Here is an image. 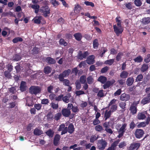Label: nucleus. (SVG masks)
Returning a JSON list of instances; mask_svg holds the SVG:
<instances>
[{
    "label": "nucleus",
    "instance_id": "1",
    "mask_svg": "<svg viewBox=\"0 0 150 150\" xmlns=\"http://www.w3.org/2000/svg\"><path fill=\"white\" fill-rule=\"evenodd\" d=\"M127 125L125 124H123L120 127L121 125L120 124H117L116 126V128L118 130L119 132V135L118 137L120 138L121 137L123 134L124 132H125V129Z\"/></svg>",
    "mask_w": 150,
    "mask_h": 150
},
{
    "label": "nucleus",
    "instance_id": "2",
    "mask_svg": "<svg viewBox=\"0 0 150 150\" xmlns=\"http://www.w3.org/2000/svg\"><path fill=\"white\" fill-rule=\"evenodd\" d=\"M39 11L42 13V15L45 17L49 16L50 9L47 6H43L39 9Z\"/></svg>",
    "mask_w": 150,
    "mask_h": 150
},
{
    "label": "nucleus",
    "instance_id": "3",
    "mask_svg": "<svg viewBox=\"0 0 150 150\" xmlns=\"http://www.w3.org/2000/svg\"><path fill=\"white\" fill-rule=\"evenodd\" d=\"M71 72V70L69 69L65 70L62 73L59 75V80L60 81H63L64 78L68 76Z\"/></svg>",
    "mask_w": 150,
    "mask_h": 150
},
{
    "label": "nucleus",
    "instance_id": "4",
    "mask_svg": "<svg viewBox=\"0 0 150 150\" xmlns=\"http://www.w3.org/2000/svg\"><path fill=\"white\" fill-rule=\"evenodd\" d=\"M139 103V101L136 102H134L131 105L130 108V110L131 111V112L132 114L136 113L137 111V105Z\"/></svg>",
    "mask_w": 150,
    "mask_h": 150
},
{
    "label": "nucleus",
    "instance_id": "5",
    "mask_svg": "<svg viewBox=\"0 0 150 150\" xmlns=\"http://www.w3.org/2000/svg\"><path fill=\"white\" fill-rule=\"evenodd\" d=\"M29 90L31 93L36 94L40 92L41 89L38 86H32L30 88Z\"/></svg>",
    "mask_w": 150,
    "mask_h": 150
},
{
    "label": "nucleus",
    "instance_id": "6",
    "mask_svg": "<svg viewBox=\"0 0 150 150\" xmlns=\"http://www.w3.org/2000/svg\"><path fill=\"white\" fill-rule=\"evenodd\" d=\"M101 110L103 113H104V117L105 120L110 117L111 113L110 111L108 110L107 108L102 109Z\"/></svg>",
    "mask_w": 150,
    "mask_h": 150
},
{
    "label": "nucleus",
    "instance_id": "7",
    "mask_svg": "<svg viewBox=\"0 0 150 150\" xmlns=\"http://www.w3.org/2000/svg\"><path fill=\"white\" fill-rule=\"evenodd\" d=\"M107 145V143L103 139L98 141V147L99 149H105Z\"/></svg>",
    "mask_w": 150,
    "mask_h": 150
},
{
    "label": "nucleus",
    "instance_id": "8",
    "mask_svg": "<svg viewBox=\"0 0 150 150\" xmlns=\"http://www.w3.org/2000/svg\"><path fill=\"white\" fill-rule=\"evenodd\" d=\"M140 143H139L132 144L129 147L128 150H137L140 146Z\"/></svg>",
    "mask_w": 150,
    "mask_h": 150
},
{
    "label": "nucleus",
    "instance_id": "9",
    "mask_svg": "<svg viewBox=\"0 0 150 150\" xmlns=\"http://www.w3.org/2000/svg\"><path fill=\"white\" fill-rule=\"evenodd\" d=\"M113 28L115 33L117 35H118L122 33L123 30L122 27L117 26L116 25H114Z\"/></svg>",
    "mask_w": 150,
    "mask_h": 150
},
{
    "label": "nucleus",
    "instance_id": "10",
    "mask_svg": "<svg viewBox=\"0 0 150 150\" xmlns=\"http://www.w3.org/2000/svg\"><path fill=\"white\" fill-rule=\"evenodd\" d=\"M144 134V131L141 129H137L136 130L135 134L137 138L141 137Z\"/></svg>",
    "mask_w": 150,
    "mask_h": 150
},
{
    "label": "nucleus",
    "instance_id": "11",
    "mask_svg": "<svg viewBox=\"0 0 150 150\" xmlns=\"http://www.w3.org/2000/svg\"><path fill=\"white\" fill-rule=\"evenodd\" d=\"M95 56L93 55L89 56L87 58L86 62L88 64H93L95 62Z\"/></svg>",
    "mask_w": 150,
    "mask_h": 150
},
{
    "label": "nucleus",
    "instance_id": "12",
    "mask_svg": "<svg viewBox=\"0 0 150 150\" xmlns=\"http://www.w3.org/2000/svg\"><path fill=\"white\" fill-rule=\"evenodd\" d=\"M65 125L64 124H62L59 126V128L58 129L59 131H62L61 134L63 135L66 133L67 131V127H65Z\"/></svg>",
    "mask_w": 150,
    "mask_h": 150
},
{
    "label": "nucleus",
    "instance_id": "13",
    "mask_svg": "<svg viewBox=\"0 0 150 150\" xmlns=\"http://www.w3.org/2000/svg\"><path fill=\"white\" fill-rule=\"evenodd\" d=\"M62 115L65 117H68L71 114V111L67 108H64L62 110Z\"/></svg>",
    "mask_w": 150,
    "mask_h": 150
},
{
    "label": "nucleus",
    "instance_id": "14",
    "mask_svg": "<svg viewBox=\"0 0 150 150\" xmlns=\"http://www.w3.org/2000/svg\"><path fill=\"white\" fill-rule=\"evenodd\" d=\"M129 99V96L125 93L122 94L120 97V99L122 100L126 101L128 100Z\"/></svg>",
    "mask_w": 150,
    "mask_h": 150
},
{
    "label": "nucleus",
    "instance_id": "15",
    "mask_svg": "<svg viewBox=\"0 0 150 150\" xmlns=\"http://www.w3.org/2000/svg\"><path fill=\"white\" fill-rule=\"evenodd\" d=\"M134 81V79L133 77H129L127 79L126 81V84L128 86H131L133 84Z\"/></svg>",
    "mask_w": 150,
    "mask_h": 150
},
{
    "label": "nucleus",
    "instance_id": "16",
    "mask_svg": "<svg viewBox=\"0 0 150 150\" xmlns=\"http://www.w3.org/2000/svg\"><path fill=\"white\" fill-rule=\"evenodd\" d=\"M42 16H36L34 18L33 21H34L35 23L37 24H39L40 23L41 20H42Z\"/></svg>",
    "mask_w": 150,
    "mask_h": 150
},
{
    "label": "nucleus",
    "instance_id": "17",
    "mask_svg": "<svg viewBox=\"0 0 150 150\" xmlns=\"http://www.w3.org/2000/svg\"><path fill=\"white\" fill-rule=\"evenodd\" d=\"M146 117V116L144 112H139L138 114L137 118L139 120H143Z\"/></svg>",
    "mask_w": 150,
    "mask_h": 150
},
{
    "label": "nucleus",
    "instance_id": "18",
    "mask_svg": "<svg viewBox=\"0 0 150 150\" xmlns=\"http://www.w3.org/2000/svg\"><path fill=\"white\" fill-rule=\"evenodd\" d=\"M60 138V135L58 134H57L56 135H55L54 138V144L55 145H57L58 144Z\"/></svg>",
    "mask_w": 150,
    "mask_h": 150
},
{
    "label": "nucleus",
    "instance_id": "19",
    "mask_svg": "<svg viewBox=\"0 0 150 150\" xmlns=\"http://www.w3.org/2000/svg\"><path fill=\"white\" fill-rule=\"evenodd\" d=\"M128 72L127 71H124L121 73L120 76L121 78L123 79H125L128 77Z\"/></svg>",
    "mask_w": 150,
    "mask_h": 150
},
{
    "label": "nucleus",
    "instance_id": "20",
    "mask_svg": "<svg viewBox=\"0 0 150 150\" xmlns=\"http://www.w3.org/2000/svg\"><path fill=\"white\" fill-rule=\"evenodd\" d=\"M26 105L28 106H30L33 105V103L32 99L28 97L27 98Z\"/></svg>",
    "mask_w": 150,
    "mask_h": 150
},
{
    "label": "nucleus",
    "instance_id": "21",
    "mask_svg": "<svg viewBox=\"0 0 150 150\" xmlns=\"http://www.w3.org/2000/svg\"><path fill=\"white\" fill-rule=\"evenodd\" d=\"M83 54V56H81V53L78 55V58L79 59H81L83 58H86L89 54L87 52H84Z\"/></svg>",
    "mask_w": 150,
    "mask_h": 150
},
{
    "label": "nucleus",
    "instance_id": "22",
    "mask_svg": "<svg viewBox=\"0 0 150 150\" xmlns=\"http://www.w3.org/2000/svg\"><path fill=\"white\" fill-rule=\"evenodd\" d=\"M148 124L149 121L148 120H147L146 121L140 122L138 124L137 126L138 127H144Z\"/></svg>",
    "mask_w": 150,
    "mask_h": 150
},
{
    "label": "nucleus",
    "instance_id": "23",
    "mask_svg": "<svg viewBox=\"0 0 150 150\" xmlns=\"http://www.w3.org/2000/svg\"><path fill=\"white\" fill-rule=\"evenodd\" d=\"M98 81L101 83H104L107 81V78L105 76H101L98 78Z\"/></svg>",
    "mask_w": 150,
    "mask_h": 150
},
{
    "label": "nucleus",
    "instance_id": "24",
    "mask_svg": "<svg viewBox=\"0 0 150 150\" xmlns=\"http://www.w3.org/2000/svg\"><path fill=\"white\" fill-rule=\"evenodd\" d=\"M46 61L47 62L50 64H54L56 62L55 60L54 59L50 57L46 58Z\"/></svg>",
    "mask_w": 150,
    "mask_h": 150
},
{
    "label": "nucleus",
    "instance_id": "25",
    "mask_svg": "<svg viewBox=\"0 0 150 150\" xmlns=\"http://www.w3.org/2000/svg\"><path fill=\"white\" fill-rule=\"evenodd\" d=\"M99 45L98 40L97 39H95L93 42V46L94 49H97Z\"/></svg>",
    "mask_w": 150,
    "mask_h": 150
},
{
    "label": "nucleus",
    "instance_id": "26",
    "mask_svg": "<svg viewBox=\"0 0 150 150\" xmlns=\"http://www.w3.org/2000/svg\"><path fill=\"white\" fill-rule=\"evenodd\" d=\"M74 36L75 38V39L77 40L80 41L82 38V35L81 34L79 33H76L74 34Z\"/></svg>",
    "mask_w": 150,
    "mask_h": 150
},
{
    "label": "nucleus",
    "instance_id": "27",
    "mask_svg": "<svg viewBox=\"0 0 150 150\" xmlns=\"http://www.w3.org/2000/svg\"><path fill=\"white\" fill-rule=\"evenodd\" d=\"M26 83L24 81H22L20 87V90L22 91H24L26 89Z\"/></svg>",
    "mask_w": 150,
    "mask_h": 150
},
{
    "label": "nucleus",
    "instance_id": "28",
    "mask_svg": "<svg viewBox=\"0 0 150 150\" xmlns=\"http://www.w3.org/2000/svg\"><path fill=\"white\" fill-rule=\"evenodd\" d=\"M34 134L36 135H40L42 133V131L38 128H36L34 131Z\"/></svg>",
    "mask_w": 150,
    "mask_h": 150
},
{
    "label": "nucleus",
    "instance_id": "29",
    "mask_svg": "<svg viewBox=\"0 0 150 150\" xmlns=\"http://www.w3.org/2000/svg\"><path fill=\"white\" fill-rule=\"evenodd\" d=\"M114 62V59H110L105 61L104 64L109 65H112Z\"/></svg>",
    "mask_w": 150,
    "mask_h": 150
},
{
    "label": "nucleus",
    "instance_id": "30",
    "mask_svg": "<svg viewBox=\"0 0 150 150\" xmlns=\"http://www.w3.org/2000/svg\"><path fill=\"white\" fill-rule=\"evenodd\" d=\"M74 131V126L72 124H69L68 129V132L70 133H72Z\"/></svg>",
    "mask_w": 150,
    "mask_h": 150
},
{
    "label": "nucleus",
    "instance_id": "31",
    "mask_svg": "<svg viewBox=\"0 0 150 150\" xmlns=\"http://www.w3.org/2000/svg\"><path fill=\"white\" fill-rule=\"evenodd\" d=\"M116 22L117 24V26L122 27L121 26V23L122 21L120 19V17L119 16L117 17L116 18Z\"/></svg>",
    "mask_w": 150,
    "mask_h": 150
},
{
    "label": "nucleus",
    "instance_id": "32",
    "mask_svg": "<svg viewBox=\"0 0 150 150\" xmlns=\"http://www.w3.org/2000/svg\"><path fill=\"white\" fill-rule=\"evenodd\" d=\"M142 22L145 24H147L150 22V18L149 17L144 18L142 19Z\"/></svg>",
    "mask_w": 150,
    "mask_h": 150
},
{
    "label": "nucleus",
    "instance_id": "33",
    "mask_svg": "<svg viewBox=\"0 0 150 150\" xmlns=\"http://www.w3.org/2000/svg\"><path fill=\"white\" fill-rule=\"evenodd\" d=\"M150 102V98L149 97L146 98L142 99L141 103L143 105L145 104Z\"/></svg>",
    "mask_w": 150,
    "mask_h": 150
},
{
    "label": "nucleus",
    "instance_id": "34",
    "mask_svg": "<svg viewBox=\"0 0 150 150\" xmlns=\"http://www.w3.org/2000/svg\"><path fill=\"white\" fill-rule=\"evenodd\" d=\"M110 108V111L112 112L115 111L117 109V106L116 105H113L110 107H109Z\"/></svg>",
    "mask_w": 150,
    "mask_h": 150
},
{
    "label": "nucleus",
    "instance_id": "35",
    "mask_svg": "<svg viewBox=\"0 0 150 150\" xmlns=\"http://www.w3.org/2000/svg\"><path fill=\"white\" fill-rule=\"evenodd\" d=\"M149 68L148 65L146 64H144L143 65L142 67L141 68V70L143 72H144L146 71Z\"/></svg>",
    "mask_w": 150,
    "mask_h": 150
},
{
    "label": "nucleus",
    "instance_id": "36",
    "mask_svg": "<svg viewBox=\"0 0 150 150\" xmlns=\"http://www.w3.org/2000/svg\"><path fill=\"white\" fill-rule=\"evenodd\" d=\"M47 135L50 137H52L53 135L54 132L51 129H49L46 132Z\"/></svg>",
    "mask_w": 150,
    "mask_h": 150
},
{
    "label": "nucleus",
    "instance_id": "37",
    "mask_svg": "<svg viewBox=\"0 0 150 150\" xmlns=\"http://www.w3.org/2000/svg\"><path fill=\"white\" fill-rule=\"evenodd\" d=\"M52 70V69L49 67H47L44 68V72L46 74L50 73Z\"/></svg>",
    "mask_w": 150,
    "mask_h": 150
},
{
    "label": "nucleus",
    "instance_id": "38",
    "mask_svg": "<svg viewBox=\"0 0 150 150\" xmlns=\"http://www.w3.org/2000/svg\"><path fill=\"white\" fill-rule=\"evenodd\" d=\"M81 8L79 4L75 5L74 8L75 12L76 13L79 12V11L81 9Z\"/></svg>",
    "mask_w": 150,
    "mask_h": 150
},
{
    "label": "nucleus",
    "instance_id": "39",
    "mask_svg": "<svg viewBox=\"0 0 150 150\" xmlns=\"http://www.w3.org/2000/svg\"><path fill=\"white\" fill-rule=\"evenodd\" d=\"M86 77L85 76H81L80 79V82L82 83H84L86 81Z\"/></svg>",
    "mask_w": 150,
    "mask_h": 150
},
{
    "label": "nucleus",
    "instance_id": "40",
    "mask_svg": "<svg viewBox=\"0 0 150 150\" xmlns=\"http://www.w3.org/2000/svg\"><path fill=\"white\" fill-rule=\"evenodd\" d=\"M22 39L21 38L17 37L14 38L13 40V43H16L18 41H22Z\"/></svg>",
    "mask_w": 150,
    "mask_h": 150
},
{
    "label": "nucleus",
    "instance_id": "41",
    "mask_svg": "<svg viewBox=\"0 0 150 150\" xmlns=\"http://www.w3.org/2000/svg\"><path fill=\"white\" fill-rule=\"evenodd\" d=\"M142 58L140 56H139L134 59V61L137 62H140L142 61Z\"/></svg>",
    "mask_w": 150,
    "mask_h": 150
},
{
    "label": "nucleus",
    "instance_id": "42",
    "mask_svg": "<svg viewBox=\"0 0 150 150\" xmlns=\"http://www.w3.org/2000/svg\"><path fill=\"white\" fill-rule=\"evenodd\" d=\"M123 55V54L122 53H119L116 57V60L118 61H120Z\"/></svg>",
    "mask_w": 150,
    "mask_h": 150
},
{
    "label": "nucleus",
    "instance_id": "43",
    "mask_svg": "<svg viewBox=\"0 0 150 150\" xmlns=\"http://www.w3.org/2000/svg\"><path fill=\"white\" fill-rule=\"evenodd\" d=\"M21 59V57L18 54H16L13 57V60L16 61H18Z\"/></svg>",
    "mask_w": 150,
    "mask_h": 150
},
{
    "label": "nucleus",
    "instance_id": "44",
    "mask_svg": "<svg viewBox=\"0 0 150 150\" xmlns=\"http://www.w3.org/2000/svg\"><path fill=\"white\" fill-rule=\"evenodd\" d=\"M97 96L100 98L103 97L104 95L103 93V90H100L99 91L98 93Z\"/></svg>",
    "mask_w": 150,
    "mask_h": 150
},
{
    "label": "nucleus",
    "instance_id": "45",
    "mask_svg": "<svg viewBox=\"0 0 150 150\" xmlns=\"http://www.w3.org/2000/svg\"><path fill=\"white\" fill-rule=\"evenodd\" d=\"M109 68L108 67L106 66L102 69L100 72L102 73L106 72L109 69Z\"/></svg>",
    "mask_w": 150,
    "mask_h": 150
},
{
    "label": "nucleus",
    "instance_id": "46",
    "mask_svg": "<svg viewBox=\"0 0 150 150\" xmlns=\"http://www.w3.org/2000/svg\"><path fill=\"white\" fill-rule=\"evenodd\" d=\"M143 78L142 75L140 74L138 75L136 79V81H140L142 80Z\"/></svg>",
    "mask_w": 150,
    "mask_h": 150
},
{
    "label": "nucleus",
    "instance_id": "47",
    "mask_svg": "<svg viewBox=\"0 0 150 150\" xmlns=\"http://www.w3.org/2000/svg\"><path fill=\"white\" fill-rule=\"evenodd\" d=\"M95 129L96 130L98 131H101L103 130L102 126L100 125L96 126Z\"/></svg>",
    "mask_w": 150,
    "mask_h": 150
},
{
    "label": "nucleus",
    "instance_id": "48",
    "mask_svg": "<svg viewBox=\"0 0 150 150\" xmlns=\"http://www.w3.org/2000/svg\"><path fill=\"white\" fill-rule=\"evenodd\" d=\"M51 107L52 108L54 109H57L58 107V103L52 102L51 103Z\"/></svg>",
    "mask_w": 150,
    "mask_h": 150
},
{
    "label": "nucleus",
    "instance_id": "49",
    "mask_svg": "<svg viewBox=\"0 0 150 150\" xmlns=\"http://www.w3.org/2000/svg\"><path fill=\"white\" fill-rule=\"evenodd\" d=\"M59 43L61 45L66 46L67 45V43L64 41L63 39H61L59 40Z\"/></svg>",
    "mask_w": 150,
    "mask_h": 150
},
{
    "label": "nucleus",
    "instance_id": "50",
    "mask_svg": "<svg viewBox=\"0 0 150 150\" xmlns=\"http://www.w3.org/2000/svg\"><path fill=\"white\" fill-rule=\"evenodd\" d=\"M69 96H65L62 97V100L64 102L68 103L69 102Z\"/></svg>",
    "mask_w": 150,
    "mask_h": 150
},
{
    "label": "nucleus",
    "instance_id": "51",
    "mask_svg": "<svg viewBox=\"0 0 150 150\" xmlns=\"http://www.w3.org/2000/svg\"><path fill=\"white\" fill-rule=\"evenodd\" d=\"M50 2L54 6L59 5V3L56 0H50Z\"/></svg>",
    "mask_w": 150,
    "mask_h": 150
},
{
    "label": "nucleus",
    "instance_id": "52",
    "mask_svg": "<svg viewBox=\"0 0 150 150\" xmlns=\"http://www.w3.org/2000/svg\"><path fill=\"white\" fill-rule=\"evenodd\" d=\"M56 96L55 94L53 93H51L49 95V98L51 100H56Z\"/></svg>",
    "mask_w": 150,
    "mask_h": 150
},
{
    "label": "nucleus",
    "instance_id": "53",
    "mask_svg": "<svg viewBox=\"0 0 150 150\" xmlns=\"http://www.w3.org/2000/svg\"><path fill=\"white\" fill-rule=\"evenodd\" d=\"M134 4L136 6H140L142 4V3L140 0H135Z\"/></svg>",
    "mask_w": 150,
    "mask_h": 150
},
{
    "label": "nucleus",
    "instance_id": "54",
    "mask_svg": "<svg viewBox=\"0 0 150 150\" xmlns=\"http://www.w3.org/2000/svg\"><path fill=\"white\" fill-rule=\"evenodd\" d=\"M84 4L87 6H90L93 7L94 6V4L92 2H89L88 1H85Z\"/></svg>",
    "mask_w": 150,
    "mask_h": 150
},
{
    "label": "nucleus",
    "instance_id": "55",
    "mask_svg": "<svg viewBox=\"0 0 150 150\" xmlns=\"http://www.w3.org/2000/svg\"><path fill=\"white\" fill-rule=\"evenodd\" d=\"M61 115V114L60 113H57L55 115L54 118L56 120H57L60 119Z\"/></svg>",
    "mask_w": 150,
    "mask_h": 150
},
{
    "label": "nucleus",
    "instance_id": "56",
    "mask_svg": "<svg viewBox=\"0 0 150 150\" xmlns=\"http://www.w3.org/2000/svg\"><path fill=\"white\" fill-rule=\"evenodd\" d=\"M110 82L107 81L105 84L103 85V87L104 89H106L109 87L110 86Z\"/></svg>",
    "mask_w": 150,
    "mask_h": 150
},
{
    "label": "nucleus",
    "instance_id": "57",
    "mask_svg": "<svg viewBox=\"0 0 150 150\" xmlns=\"http://www.w3.org/2000/svg\"><path fill=\"white\" fill-rule=\"evenodd\" d=\"M75 93L78 96L85 94L84 91H76Z\"/></svg>",
    "mask_w": 150,
    "mask_h": 150
},
{
    "label": "nucleus",
    "instance_id": "58",
    "mask_svg": "<svg viewBox=\"0 0 150 150\" xmlns=\"http://www.w3.org/2000/svg\"><path fill=\"white\" fill-rule=\"evenodd\" d=\"M87 80L88 83L89 84L92 83L93 82V78L91 76L88 77Z\"/></svg>",
    "mask_w": 150,
    "mask_h": 150
},
{
    "label": "nucleus",
    "instance_id": "59",
    "mask_svg": "<svg viewBox=\"0 0 150 150\" xmlns=\"http://www.w3.org/2000/svg\"><path fill=\"white\" fill-rule=\"evenodd\" d=\"M63 97V95H61L58 96H56V100L57 101H60L62 99V97Z\"/></svg>",
    "mask_w": 150,
    "mask_h": 150
},
{
    "label": "nucleus",
    "instance_id": "60",
    "mask_svg": "<svg viewBox=\"0 0 150 150\" xmlns=\"http://www.w3.org/2000/svg\"><path fill=\"white\" fill-rule=\"evenodd\" d=\"M98 138V137H97L96 136L93 135L92 136L90 139V141L91 142H92L96 140Z\"/></svg>",
    "mask_w": 150,
    "mask_h": 150
},
{
    "label": "nucleus",
    "instance_id": "61",
    "mask_svg": "<svg viewBox=\"0 0 150 150\" xmlns=\"http://www.w3.org/2000/svg\"><path fill=\"white\" fill-rule=\"evenodd\" d=\"M49 103V100L47 99H43L41 100V103L43 104H47Z\"/></svg>",
    "mask_w": 150,
    "mask_h": 150
},
{
    "label": "nucleus",
    "instance_id": "62",
    "mask_svg": "<svg viewBox=\"0 0 150 150\" xmlns=\"http://www.w3.org/2000/svg\"><path fill=\"white\" fill-rule=\"evenodd\" d=\"M76 87L77 89H79L81 88V84L79 81H77L76 82Z\"/></svg>",
    "mask_w": 150,
    "mask_h": 150
},
{
    "label": "nucleus",
    "instance_id": "63",
    "mask_svg": "<svg viewBox=\"0 0 150 150\" xmlns=\"http://www.w3.org/2000/svg\"><path fill=\"white\" fill-rule=\"evenodd\" d=\"M126 145V143L125 142H122L120 143L119 146L120 148H122L125 146Z\"/></svg>",
    "mask_w": 150,
    "mask_h": 150
},
{
    "label": "nucleus",
    "instance_id": "64",
    "mask_svg": "<svg viewBox=\"0 0 150 150\" xmlns=\"http://www.w3.org/2000/svg\"><path fill=\"white\" fill-rule=\"evenodd\" d=\"M144 61L147 63L150 61V54H149L147 56V57L144 59Z\"/></svg>",
    "mask_w": 150,
    "mask_h": 150
}]
</instances>
